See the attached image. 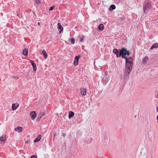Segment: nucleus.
<instances>
[{
  "instance_id": "6",
  "label": "nucleus",
  "mask_w": 158,
  "mask_h": 158,
  "mask_svg": "<svg viewBox=\"0 0 158 158\" xmlns=\"http://www.w3.org/2000/svg\"><path fill=\"white\" fill-rule=\"evenodd\" d=\"M109 80L108 77H103L102 82L103 85H106Z\"/></svg>"
},
{
  "instance_id": "37",
  "label": "nucleus",
  "mask_w": 158,
  "mask_h": 158,
  "mask_svg": "<svg viewBox=\"0 0 158 158\" xmlns=\"http://www.w3.org/2000/svg\"><path fill=\"white\" fill-rule=\"evenodd\" d=\"M156 119H157V122L158 123V114L157 115V116Z\"/></svg>"
},
{
  "instance_id": "15",
  "label": "nucleus",
  "mask_w": 158,
  "mask_h": 158,
  "mask_svg": "<svg viewBox=\"0 0 158 158\" xmlns=\"http://www.w3.org/2000/svg\"><path fill=\"white\" fill-rule=\"evenodd\" d=\"M22 128L20 127H18L16 128H15V130L16 131H18V132L20 133L22 131Z\"/></svg>"
},
{
  "instance_id": "36",
  "label": "nucleus",
  "mask_w": 158,
  "mask_h": 158,
  "mask_svg": "<svg viewBox=\"0 0 158 158\" xmlns=\"http://www.w3.org/2000/svg\"><path fill=\"white\" fill-rule=\"evenodd\" d=\"M156 112L157 113H158V106H156Z\"/></svg>"
},
{
  "instance_id": "34",
  "label": "nucleus",
  "mask_w": 158,
  "mask_h": 158,
  "mask_svg": "<svg viewBox=\"0 0 158 158\" xmlns=\"http://www.w3.org/2000/svg\"><path fill=\"white\" fill-rule=\"evenodd\" d=\"M62 136L64 137H65V136H66V134L65 133H64L62 134Z\"/></svg>"
},
{
  "instance_id": "7",
  "label": "nucleus",
  "mask_w": 158,
  "mask_h": 158,
  "mask_svg": "<svg viewBox=\"0 0 158 158\" xmlns=\"http://www.w3.org/2000/svg\"><path fill=\"white\" fill-rule=\"evenodd\" d=\"M30 114L31 119L32 120H34L36 116V113L35 111L31 112L30 113Z\"/></svg>"
},
{
  "instance_id": "19",
  "label": "nucleus",
  "mask_w": 158,
  "mask_h": 158,
  "mask_svg": "<svg viewBox=\"0 0 158 158\" xmlns=\"http://www.w3.org/2000/svg\"><path fill=\"white\" fill-rule=\"evenodd\" d=\"M42 53L45 59H46L48 57V55L45 50H43L42 52Z\"/></svg>"
},
{
  "instance_id": "13",
  "label": "nucleus",
  "mask_w": 158,
  "mask_h": 158,
  "mask_svg": "<svg viewBox=\"0 0 158 158\" xmlns=\"http://www.w3.org/2000/svg\"><path fill=\"white\" fill-rule=\"evenodd\" d=\"M104 26L102 23L100 24L98 27V31H102L104 29Z\"/></svg>"
},
{
  "instance_id": "12",
  "label": "nucleus",
  "mask_w": 158,
  "mask_h": 158,
  "mask_svg": "<svg viewBox=\"0 0 158 158\" xmlns=\"http://www.w3.org/2000/svg\"><path fill=\"white\" fill-rule=\"evenodd\" d=\"M41 135H39L34 140V143H36L40 141L41 139Z\"/></svg>"
},
{
  "instance_id": "33",
  "label": "nucleus",
  "mask_w": 158,
  "mask_h": 158,
  "mask_svg": "<svg viewBox=\"0 0 158 158\" xmlns=\"http://www.w3.org/2000/svg\"><path fill=\"white\" fill-rule=\"evenodd\" d=\"M12 77L14 79H18V77H16V76H12Z\"/></svg>"
},
{
  "instance_id": "9",
  "label": "nucleus",
  "mask_w": 158,
  "mask_h": 158,
  "mask_svg": "<svg viewBox=\"0 0 158 158\" xmlns=\"http://www.w3.org/2000/svg\"><path fill=\"white\" fill-rule=\"evenodd\" d=\"M81 94L83 96H85L86 94V89H85L81 88L80 89Z\"/></svg>"
},
{
  "instance_id": "21",
  "label": "nucleus",
  "mask_w": 158,
  "mask_h": 158,
  "mask_svg": "<svg viewBox=\"0 0 158 158\" xmlns=\"http://www.w3.org/2000/svg\"><path fill=\"white\" fill-rule=\"evenodd\" d=\"M45 113L44 112H40V113H39L38 116L41 118L43 116L45 115Z\"/></svg>"
},
{
  "instance_id": "18",
  "label": "nucleus",
  "mask_w": 158,
  "mask_h": 158,
  "mask_svg": "<svg viewBox=\"0 0 158 158\" xmlns=\"http://www.w3.org/2000/svg\"><path fill=\"white\" fill-rule=\"evenodd\" d=\"M148 59V57L146 56L143 59L142 63L143 64H145L147 62V60Z\"/></svg>"
},
{
  "instance_id": "16",
  "label": "nucleus",
  "mask_w": 158,
  "mask_h": 158,
  "mask_svg": "<svg viewBox=\"0 0 158 158\" xmlns=\"http://www.w3.org/2000/svg\"><path fill=\"white\" fill-rule=\"evenodd\" d=\"M116 8L115 6L114 5H111L109 9V11H112L113 10L115 9Z\"/></svg>"
},
{
  "instance_id": "23",
  "label": "nucleus",
  "mask_w": 158,
  "mask_h": 158,
  "mask_svg": "<svg viewBox=\"0 0 158 158\" xmlns=\"http://www.w3.org/2000/svg\"><path fill=\"white\" fill-rule=\"evenodd\" d=\"M35 2L37 4H39L41 3V2L40 0H35Z\"/></svg>"
},
{
  "instance_id": "35",
  "label": "nucleus",
  "mask_w": 158,
  "mask_h": 158,
  "mask_svg": "<svg viewBox=\"0 0 158 158\" xmlns=\"http://www.w3.org/2000/svg\"><path fill=\"white\" fill-rule=\"evenodd\" d=\"M56 132H55V133H54V134H53V139H54V138L56 136Z\"/></svg>"
},
{
  "instance_id": "30",
  "label": "nucleus",
  "mask_w": 158,
  "mask_h": 158,
  "mask_svg": "<svg viewBox=\"0 0 158 158\" xmlns=\"http://www.w3.org/2000/svg\"><path fill=\"white\" fill-rule=\"evenodd\" d=\"M41 118L38 116V117H37L36 119V121H39Z\"/></svg>"
},
{
  "instance_id": "1",
  "label": "nucleus",
  "mask_w": 158,
  "mask_h": 158,
  "mask_svg": "<svg viewBox=\"0 0 158 158\" xmlns=\"http://www.w3.org/2000/svg\"><path fill=\"white\" fill-rule=\"evenodd\" d=\"M133 60L132 57H129L128 60H125V69L124 76H128L132 70Z\"/></svg>"
},
{
  "instance_id": "2",
  "label": "nucleus",
  "mask_w": 158,
  "mask_h": 158,
  "mask_svg": "<svg viewBox=\"0 0 158 158\" xmlns=\"http://www.w3.org/2000/svg\"><path fill=\"white\" fill-rule=\"evenodd\" d=\"M122 51H121V53H122V58L124 59L125 60H128V58L126 56V55L129 56L130 54L131 53L129 51L127 50V48H122Z\"/></svg>"
},
{
  "instance_id": "17",
  "label": "nucleus",
  "mask_w": 158,
  "mask_h": 158,
  "mask_svg": "<svg viewBox=\"0 0 158 158\" xmlns=\"http://www.w3.org/2000/svg\"><path fill=\"white\" fill-rule=\"evenodd\" d=\"M158 48V44L157 43H155L152 45L150 49H152L154 48Z\"/></svg>"
},
{
  "instance_id": "24",
  "label": "nucleus",
  "mask_w": 158,
  "mask_h": 158,
  "mask_svg": "<svg viewBox=\"0 0 158 158\" xmlns=\"http://www.w3.org/2000/svg\"><path fill=\"white\" fill-rule=\"evenodd\" d=\"M32 67L33 68V70L34 71H35L37 69V67L36 64L32 66Z\"/></svg>"
},
{
  "instance_id": "10",
  "label": "nucleus",
  "mask_w": 158,
  "mask_h": 158,
  "mask_svg": "<svg viewBox=\"0 0 158 158\" xmlns=\"http://www.w3.org/2000/svg\"><path fill=\"white\" fill-rule=\"evenodd\" d=\"M19 104L17 103H13L12 104V110H15L17 108V107L19 106Z\"/></svg>"
},
{
  "instance_id": "4",
  "label": "nucleus",
  "mask_w": 158,
  "mask_h": 158,
  "mask_svg": "<svg viewBox=\"0 0 158 158\" xmlns=\"http://www.w3.org/2000/svg\"><path fill=\"white\" fill-rule=\"evenodd\" d=\"M121 51H122V48L119 50L116 49H114L113 50V52L116 55L117 57L118 58L120 56L122 57V53H121Z\"/></svg>"
},
{
  "instance_id": "22",
  "label": "nucleus",
  "mask_w": 158,
  "mask_h": 158,
  "mask_svg": "<svg viewBox=\"0 0 158 158\" xmlns=\"http://www.w3.org/2000/svg\"><path fill=\"white\" fill-rule=\"evenodd\" d=\"M6 139L4 138L3 136H1L0 138V140L1 142H4Z\"/></svg>"
},
{
  "instance_id": "14",
  "label": "nucleus",
  "mask_w": 158,
  "mask_h": 158,
  "mask_svg": "<svg viewBox=\"0 0 158 158\" xmlns=\"http://www.w3.org/2000/svg\"><path fill=\"white\" fill-rule=\"evenodd\" d=\"M69 119L73 117L74 115V113L72 111H69Z\"/></svg>"
},
{
  "instance_id": "39",
  "label": "nucleus",
  "mask_w": 158,
  "mask_h": 158,
  "mask_svg": "<svg viewBox=\"0 0 158 158\" xmlns=\"http://www.w3.org/2000/svg\"><path fill=\"white\" fill-rule=\"evenodd\" d=\"M114 0L116 1H118V2H119L120 1V0Z\"/></svg>"
},
{
  "instance_id": "32",
  "label": "nucleus",
  "mask_w": 158,
  "mask_h": 158,
  "mask_svg": "<svg viewBox=\"0 0 158 158\" xmlns=\"http://www.w3.org/2000/svg\"><path fill=\"white\" fill-rule=\"evenodd\" d=\"M104 140L105 141L106 140H107V136H106L104 137Z\"/></svg>"
},
{
  "instance_id": "31",
  "label": "nucleus",
  "mask_w": 158,
  "mask_h": 158,
  "mask_svg": "<svg viewBox=\"0 0 158 158\" xmlns=\"http://www.w3.org/2000/svg\"><path fill=\"white\" fill-rule=\"evenodd\" d=\"M30 158H37V156L35 155H33L31 156Z\"/></svg>"
},
{
  "instance_id": "29",
  "label": "nucleus",
  "mask_w": 158,
  "mask_h": 158,
  "mask_svg": "<svg viewBox=\"0 0 158 158\" xmlns=\"http://www.w3.org/2000/svg\"><path fill=\"white\" fill-rule=\"evenodd\" d=\"M83 37L82 38H81L80 40V41L81 42H83L84 41V36H82Z\"/></svg>"
},
{
  "instance_id": "25",
  "label": "nucleus",
  "mask_w": 158,
  "mask_h": 158,
  "mask_svg": "<svg viewBox=\"0 0 158 158\" xmlns=\"http://www.w3.org/2000/svg\"><path fill=\"white\" fill-rule=\"evenodd\" d=\"M55 7V6H52L50 7V8H49V11H51L52 10H53V9H54Z\"/></svg>"
},
{
  "instance_id": "26",
  "label": "nucleus",
  "mask_w": 158,
  "mask_h": 158,
  "mask_svg": "<svg viewBox=\"0 0 158 158\" xmlns=\"http://www.w3.org/2000/svg\"><path fill=\"white\" fill-rule=\"evenodd\" d=\"M104 77H108L107 76L108 75V72L107 71H105L104 73Z\"/></svg>"
},
{
  "instance_id": "38",
  "label": "nucleus",
  "mask_w": 158,
  "mask_h": 158,
  "mask_svg": "<svg viewBox=\"0 0 158 158\" xmlns=\"http://www.w3.org/2000/svg\"><path fill=\"white\" fill-rule=\"evenodd\" d=\"M37 24H38V25H40V22H38V23H37Z\"/></svg>"
},
{
  "instance_id": "5",
  "label": "nucleus",
  "mask_w": 158,
  "mask_h": 158,
  "mask_svg": "<svg viewBox=\"0 0 158 158\" xmlns=\"http://www.w3.org/2000/svg\"><path fill=\"white\" fill-rule=\"evenodd\" d=\"M80 57L81 55H80L75 56L73 62V64L75 66H77L78 64L79 60Z\"/></svg>"
},
{
  "instance_id": "8",
  "label": "nucleus",
  "mask_w": 158,
  "mask_h": 158,
  "mask_svg": "<svg viewBox=\"0 0 158 158\" xmlns=\"http://www.w3.org/2000/svg\"><path fill=\"white\" fill-rule=\"evenodd\" d=\"M57 27L58 28V30L60 31L59 33L60 34L63 31V27L60 23H57Z\"/></svg>"
},
{
  "instance_id": "28",
  "label": "nucleus",
  "mask_w": 158,
  "mask_h": 158,
  "mask_svg": "<svg viewBox=\"0 0 158 158\" xmlns=\"http://www.w3.org/2000/svg\"><path fill=\"white\" fill-rule=\"evenodd\" d=\"M92 140H93V139L92 138H90L89 139V142H87V143L90 144L92 142Z\"/></svg>"
},
{
  "instance_id": "3",
  "label": "nucleus",
  "mask_w": 158,
  "mask_h": 158,
  "mask_svg": "<svg viewBox=\"0 0 158 158\" xmlns=\"http://www.w3.org/2000/svg\"><path fill=\"white\" fill-rule=\"evenodd\" d=\"M152 6L149 3H147L143 6V13L144 14H148L151 9Z\"/></svg>"
},
{
  "instance_id": "20",
  "label": "nucleus",
  "mask_w": 158,
  "mask_h": 158,
  "mask_svg": "<svg viewBox=\"0 0 158 158\" xmlns=\"http://www.w3.org/2000/svg\"><path fill=\"white\" fill-rule=\"evenodd\" d=\"M70 42L72 44H74L75 42V40L73 38H71L70 40Z\"/></svg>"
},
{
  "instance_id": "11",
  "label": "nucleus",
  "mask_w": 158,
  "mask_h": 158,
  "mask_svg": "<svg viewBox=\"0 0 158 158\" xmlns=\"http://www.w3.org/2000/svg\"><path fill=\"white\" fill-rule=\"evenodd\" d=\"M23 54L24 56H27L28 54V49L26 48L24 49L23 52Z\"/></svg>"
},
{
  "instance_id": "27",
  "label": "nucleus",
  "mask_w": 158,
  "mask_h": 158,
  "mask_svg": "<svg viewBox=\"0 0 158 158\" xmlns=\"http://www.w3.org/2000/svg\"><path fill=\"white\" fill-rule=\"evenodd\" d=\"M30 62L31 64L32 65V66H33L35 64V63L34 62V61L32 60H30Z\"/></svg>"
}]
</instances>
